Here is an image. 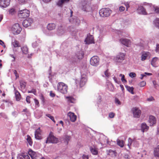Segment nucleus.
I'll use <instances>...</instances> for the list:
<instances>
[{
	"mask_svg": "<svg viewBox=\"0 0 159 159\" xmlns=\"http://www.w3.org/2000/svg\"><path fill=\"white\" fill-rule=\"evenodd\" d=\"M59 142L58 139L57 138L54 136L52 132H50L47 138V140L46 141V143H57Z\"/></svg>",
	"mask_w": 159,
	"mask_h": 159,
	"instance_id": "f257e3e1",
	"label": "nucleus"
},
{
	"mask_svg": "<svg viewBox=\"0 0 159 159\" xmlns=\"http://www.w3.org/2000/svg\"><path fill=\"white\" fill-rule=\"evenodd\" d=\"M57 89L61 93L65 94L67 92V86L63 83L60 82L57 85Z\"/></svg>",
	"mask_w": 159,
	"mask_h": 159,
	"instance_id": "f03ea898",
	"label": "nucleus"
},
{
	"mask_svg": "<svg viewBox=\"0 0 159 159\" xmlns=\"http://www.w3.org/2000/svg\"><path fill=\"white\" fill-rule=\"evenodd\" d=\"M112 11L109 8H104L101 9L99 11V14L102 17H107L110 15Z\"/></svg>",
	"mask_w": 159,
	"mask_h": 159,
	"instance_id": "7ed1b4c3",
	"label": "nucleus"
},
{
	"mask_svg": "<svg viewBox=\"0 0 159 159\" xmlns=\"http://www.w3.org/2000/svg\"><path fill=\"white\" fill-rule=\"evenodd\" d=\"M22 30V29L20 26L19 24L16 23L12 27L11 30L14 34H17L20 33Z\"/></svg>",
	"mask_w": 159,
	"mask_h": 159,
	"instance_id": "20e7f679",
	"label": "nucleus"
},
{
	"mask_svg": "<svg viewBox=\"0 0 159 159\" xmlns=\"http://www.w3.org/2000/svg\"><path fill=\"white\" fill-rule=\"evenodd\" d=\"M30 11L26 9L20 11L18 13L19 17L21 18H26L29 16Z\"/></svg>",
	"mask_w": 159,
	"mask_h": 159,
	"instance_id": "39448f33",
	"label": "nucleus"
},
{
	"mask_svg": "<svg viewBox=\"0 0 159 159\" xmlns=\"http://www.w3.org/2000/svg\"><path fill=\"white\" fill-rule=\"evenodd\" d=\"M90 62L91 65L96 66L99 64V58L96 56H94L91 58Z\"/></svg>",
	"mask_w": 159,
	"mask_h": 159,
	"instance_id": "423d86ee",
	"label": "nucleus"
},
{
	"mask_svg": "<svg viewBox=\"0 0 159 159\" xmlns=\"http://www.w3.org/2000/svg\"><path fill=\"white\" fill-rule=\"evenodd\" d=\"M125 54L120 52L116 56L115 58V61L118 63L121 62L125 59Z\"/></svg>",
	"mask_w": 159,
	"mask_h": 159,
	"instance_id": "0eeeda50",
	"label": "nucleus"
},
{
	"mask_svg": "<svg viewBox=\"0 0 159 159\" xmlns=\"http://www.w3.org/2000/svg\"><path fill=\"white\" fill-rule=\"evenodd\" d=\"M131 111L134 117L138 118L140 117L141 114V111L139 108L136 107H133Z\"/></svg>",
	"mask_w": 159,
	"mask_h": 159,
	"instance_id": "6e6552de",
	"label": "nucleus"
},
{
	"mask_svg": "<svg viewBox=\"0 0 159 159\" xmlns=\"http://www.w3.org/2000/svg\"><path fill=\"white\" fill-rule=\"evenodd\" d=\"M120 42L122 44L128 47H130L131 43V41L127 39H121L120 40Z\"/></svg>",
	"mask_w": 159,
	"mask_h": 159,
	"instance_id": "1a4fd4ad",
	"label": "nucleus"
},
{
	"mask_svg": "<svg viewBox=\"0 0 159 159\" xmlns=\"http://www.w3.org/2000/svg\"><path fill=\"white\" fill-rule=\"evenodd\" d=\"M33 21L31 18H28L27 19L25 20L22 22L23 26L25 27H27L31 25Z\"/></svg>",
	"mask_w": 159,
	"mask_h": 159,
	"instance_id": "9d476101",
	"label": "nucleus"
},
{
	"mask_svg": "<svg viewBox=\"0 0 159 159\" xmlns=\"http://www.w3.org/2000/svg\"><path fill=\"white\" fill-rule=\"evenodd\" d=\"M10 2V0H0V7L6 8L9 5Z\"/></svg>",
	"mask_w": 159,
	"mask_h": 159,
	"instance_id": "9b49d317",
	"label": "nucleus"
},
{
	"mask_svg": "<svg viewBox=\"0 0 159 159\" xmlns=\"http://www.w3.org/2000/svg\"><path fill=\"white\" fill-rule=\"evenodd\" d=\"M35 138L37 139H41L42 138L41 134V130L40 128L37 129L35 132Z\"/></svg>",
	"mask_w": 159,
	"mask_h": 159,
	"instance_id": "f8f14e48",
	"label": "nucleus"
},
{
	"mask_svg": "<svg viewBox=\"0 0 159 159\" xmlns=\"http://www.w3.org/2000/svg\"><path fill=\"white\" fill-rule=\"evenodd\" d=\"M150 57V54L148 52H143L142 53L141 60L142 61L145 60L147 57L149 58Z\"/></svg>",
	"mask_w": 159,
	"mask_h": 159,
	"instance_id": "ddd939ff",
	"label": "nucleus"
},
{
	"mask_svg": "<svg viewBox=\"0 0 159 159\" xmlns=\"http://www.w3.org/2000/svg\"><path fill=\"white\" fill-rule=\"evenodd\" d=\"M85 42L87 44H89L94 43L93 37L92 35H88L85 39Z\"/></svg>",
	"mask_w": 159,
	"mask_h": 159,
	"instance_id": "4468645a",
	"label": "nucleus"
},
{
	"mask_svg": "<svg viewBox=\"0 0 159 159\" xmlns=\"http://www.w3.org/2000/svg\"><path fill=\"white\" fill-rule=\"evenodd\" d=\"M69 0H58L57 2V5L60 7H62L63 5L68 2Z\"/></svg>",
	"mask_w": 159,
	"mask_h": 159,
	"instance_id": "2eb2a0df",
	"label": "nucleus"
},
{
	"mask_svg": "<svg viewBox=\"0 0 159 159\" xmlns=\"http://www.w3.org/2000/svg\"><path fill=\"white\" fill-rule=\"evenodd\" d=\"M138 13L140 14L146 15L148 14L145 9L142 6L139 7L137 9Z\"/></svg>",
	"mask_w": 159,
	"mask_h": 159,
	"instance_id": "dca6fc26",
	"label": "nucleus"
},
{
	"mask_svg": "<svg viewBox=\"0 0 159 159\" xmlns=\"http://www.w3.org/2000/svg\"><path fill=\"white\" fill-rule=\"evenodd\" d=\"M70 118V120L72 122H75L76 119V116L73 113L69 112L67 114Z\"/></svg>",
	"mask_w": 159,
	"mask_h": 159,
	"instance_id": "f3484780",
	"label": "nucleus"
},
{
	"mask_svg": "<svg viewBox=\"0 0 159 159\" xmlns=\"http://www.w3.org/2000/svg\"><path fill=\"white\" fill-rule=\"evenodd\" d=\"M81 8L82 10L86 12L90 11L91 9V7L87 3L83 4Z\"/></svg>",
	"mask_w": 159,
	"mask_h": 159,
	"instance_id": "a211bd4d",
	"label": "nucleus"
},
{
	"mask_svg": "<svg viewBox=\"0 0 159 159\" xmlns=\"http://www.w3.org/2000/svg\"><path fill=\"white\" fill-rule=\"evenodd\" d=\"M148 121L150 123V126H153L155 124L156 122L155 118L152 116H150Z\"/></svg>",
	"mask_w": 159,
	"mask_h": 159,
	"instance_id": "6ab92c4d",
	"label": "nucleus"
},
{
	"mask_svg": "<svg viewBox=\"0 0 159 159\" xmlns=\"http://www.w3.org/2000/svg\"><path fill=\"white\" fill-rule=\"evenodd\" d=\"M65 30L62 26H60L59 27L57 31V34L59 35H61L63 34L65 32Z\"/></svg>",
	"mask_w": 159,
	"mask_h": 159,
	"instance_id": "aec40b11",
	"label": "nucleus"
},
{
	"mask_svg": "<svg viewBox=\"0 0 159 159\" xmlns=\"http://www.w3.org/2000/svg\"><path fill=\"white\" fill-rule=\"evenodd\" d=\"M141 130L143 132L147 131L149 127L145 123H143L141 125Z\"/></svg>",
	"mask_w": 159,
	"mask_h": 159,
	"instance_id": "412c9836",
	"label": "nucleus"
},
{
	"mask_svg": "<svg viewBox=\"0 0 159 159\" xmlns=\"http://www.w3.org/2000/svg\"><path fill=\"white\" fill-rule=\"evenodd\" d=\"M87 81V79L86 76L82 77L81 78L80 82V84L81 86H83L86 83Z\"/></svg>",
	"mask_w": 159,
	"mask_h": 159,
	"instance_id": "4be33fe9",
	"label": "nucleus"
},
{
	"mask_svg": "<svg viewBox=\"0 0 159 159\" xmlns=\"http://www.w3.org/2000/svg\"><path fill=\"white\" fill-rule=\"evenodd\" d=\"M17 158L18 159H30V157L27 154H22L19 155Z\"/></svg>",
	"mask_w": 159,
	"mask_h": 159,
	"instance_id": "5701e85b",
	"label": "nucleus"
},
{
	"mask_svg": "<svg viewBox=\"0 0 159 159\" xmlns=\"http://www.w3.org/2000/svg\"><path fill=\"white\" fill-rule=\"evenodd\" d=\"M56 27L55 24L54 23H50L48 24L47 26V28L48 30H54Z\"/></svg>",
	"mask_w": 159,
	"mask_h": 159,
	"instance_id": "b1692460",
	"label": "nucleus"
},
{
	"mask_svg": "<svg viewBox=\"0 0 159 159\" xmlns=\"http://www.w3.org/2000/svg\"><path fill=\"white\" fill-rule=\"evenodd\" d=\"M28 154L30 156L32 159H36V153L31 150H30L28 151Z\"/></svg>",
	"mask_w": 159,
	"mask_h": 159,
	"instance_id": "393cba45",
	"label": "nucleus"
},
{
	"mask_svg": "<svg viewBox=\"0 0 159 159\" xmlns=\"http://www.w3.org/2000/svg\"><path fill=\"white\" fill-rule=\"evenodd\" d=\"M154 155L156 157H159V146L155 148L154 151Z\"/></svg>",
	"mask_w": 159,
	"mask_h": 159,
	"instance_id": "a878e982",
	"label": "nucleus"
},
{
	"mask_svg": "<svg viewBox=\"0 0 159 159\" xmlns=\"http://www.w3.org/2000/svg\"><path fill=\"white\" fill-rule=\"evenodd\" d=\"M158 60V59L157 57H154L153 58L151 61V64L154 67L157 66L156 65V62Z\"/></svg>",
	"mask_w": 159,
	"mask_h": 159,
	"instance_id": "bb28decb",
	"label": "nucleus"
},
{
	"mask_svg": "<svg viewBox=\"0 0 159 159\" xmlns=\"http://www.w3.org/2000/svg\"><path fill=\"white\" fill-rule=\"evenodd\" d=\"M155 7L154 5H152L151 4H148L147 6V8L148 9V11H149L148 14L153 13L154 12H152V7Z\"/></svg>",
	"mask_w": 159,
	"mask_h": 159,
	"instance_id": "cd10ccee",
	"label": "nucleus"
},
{
	"mask_svg": "<svg viewBox=\"0 0 159 159\" xmlns=\"http://www.w3.org/2000/svg\"><path fill=\"white\" fill-rule=\"evenodd\" d=\"M21 49L23 54H27L28 53V48L27 46H23L21 48Z\"/></svg>",
	"mask_w": 159,
	"mask_h": 159,
	"instance_id": "c85d7f7f",
	"label": "nucleus"
},
{
	"mask_svg": "<svg viewBox=\"0 0 159 159\" xmlns=\"http://www.w3.org/2000/svg\"><path fill=\"white\" fill-rule=\"evenodd\" d=\"M12 44L15 48L20 46L19 42L16 40H14L13 42H12Z\"/></svg>",
	"mask_w": 159,
	"mask_h": 159,
	"instance_id": "c756f323",
	"label": "nucleus"
},
{
	"mask_svg": "<svg viewBox=\"0 0 159 159\" xmlns=\"http://www.w3.org/2000/svg\"><path fill=\"white\" fill-rule=\"evenodd\" d=\"M20 83L21 89H24L26 86V83L25 82L21 80L20 81Z\"/></svg>",
	"mask_w": 159,
	"mask_h": 159,
	"instance_id": "7c9ffc66",
	"label": "nucleus"
},
{
	"mask_svg": "<svg viewBox=\"0 0 159 159\" xmlns=\"http://www.w3.org/2000/svg\"><path fill=\"white\" fill-rule=\"evenodd\" d=\"M125 87L127 90L129 92H130L132 94H134V93L133 92L134 88L132 87H130L127 85L125 86Z\"/></svg>",
	"mask_w": 159,
	"mask_h": 159,
	"instance_id": "2f4dec72",
	"label": "nucleus"
},
{
	"mask_svg": "<svg viewBox=\"0 0 159 159\" xmlns=\"http://www.w3.org/2000/svg\"><path fill=\"white\" fill-rule=\"evenodd\" d=\"M90 150L92 153L95 155H97L98 153L97 150L95 148H94L92 147L90 148Z\"/></svg>",
	"mask_w": 159,
	"mask_h": 159,
	"instance_id": "473e14b6",
	"label": "nucleus"
},
{
	"mask_svg": "<svg viewBox=\"0 0 159 159\" xmlns=\"http://www.w3.org/2000/svg\"><path fill=\"white\" fill-rule=\"evenodd\" d=\"M117 144L121 147L122 148L124 146V142L123 140H120L118 139L117 140Z\"/></svg>",
	"mask_w": 159,
	"mask_h": 159,
	"instance_id": "72a5a7b5",
	"label": "nucleus"
},
{
	"mask_svg": "<svg viewBox=\"0 0 159 159\" xmlns=\"http://www.w3.org/2000/svg\"><path fill=\"white\" fill-rule=\"evenodd\" d=\"M108 88V89L111 91H113L114 89V87L112 84L109 83L107 84Z\"/></svg>",
	"mask_w": 159,
	"mask_h": 159,
	"instance_id": "f704fd0d",
	"label": "nucleus"
},
{
	"mask_svg": "<svg viewBox=\"0 0 159 159\" xmlns=\"http://www.w3.org/2000/svg\"><path fill=\"white\" fill-rule=\"evenodd\" d=\"M119 76L121 77V80L123 83H126L127 82L126 80L125 79V75H124L120 74Z\"/></svg>",
	"mask_w": 159,
	"mask_h": 159,
	"instance_id": "c9c22d12",
	"label": "nucleus"
},
{
	"mask_svg": "<svg viewBox=\"0 0 159 159\" xmlns=\"http://www.w3.org/2000/svg\"><path fill=\"white\" fill-rule=\"evenodd\" d=\"M152 12H155L157 13H159V7H153Z\"/></svg>",
	"mask_w": 159,
	"mask_h": 159,
	"instance_id": "e433bc0d",
	"label": "nucleus"
},
{
	"mask_svg": "<svg viewBox=\"0 0 159 159\" xmlns=\"http://www.w3.org/2000/svg\"><path fill=\"white\" fill-rule=\"evenodd\" d=\"M16 99H19L20 98V93L17 91L15 93Z\"/></svg>",
	"mask_w": 159,
	"mask_h": 159,
	"instance_id": "4c0bfd02",
	"label": "nucleus"
},
{
	"mask_svg": "<svg viewBox=\"0 0 159 159\" xmlns=\"http://www.w3.org/2000/svg\"><path fill=\"white\" fill-rule=\"evenodd\" d=\"M104 75H105V77L107 78H108L110 76V74L108 70V69L106 70L104 72Z\"/></svg>",
	"mask_w": 159,
	"mask_h": 159,
	"instance_id": "58836bf2",
	"label": "nucleus"
},
{
	"mask_svg": "<svg viewBox=\"0 0 159 159\" xmlns=\"http://www.w3.org/2000/svg\"><path fill=\"white\" fill-rule=\"evenodd\" d=\"M27 139V142L31 146L32 144V142L30 137L29 136H28V138Z\"/></svg>",
	"mask_w": 159,
	"mask_h": 159,
	"instance_id": "ea45409f",
	"label": "nucleus"
},
{
	"mask_svg": "<svg viewBox=\"0 0 159 159\" xmlns=\"http://www.w3.org/2000/svg\"><path fill=\"white\" fill-rule=\"evenodd\" d=\"M46 116L50 118L54 123H55V121L54 120V118L52 116H51L50 114H46Z\"/></svg>",
	"mask_w": 159,
	"mask_h": 159,
	"instance_id": "a19ab883",
	"label": "nucleus"
},
{
	"mask_svg": "<svg viewBox=\"0 0 159 159\" xmlns=\"http://www.w3.org/2000/svg\"><path fill=\"white\" fill-rule=\"evenodd\" d=\"M10 14L11 15H13L15 13V11L14 8H11L9 10Z\"/></svg>",
	"mask_w": 159,
	"mask_h": 159,
	"instance_id": "79ce46f5",
	"label": "nucleus"
},
{
	"mask_svg": "<svg viewBox=\"0 0 159 159\" xmlns=\"http://www.w3.org/2000/svg\"><path fill=\"white\" fill-rule=\"evenodd\" d=\"M128 146H129V148H130V147L133 142V140L130 138H129L128 139Z\"/></svg>",
	"mask_w": 159,
	"mask_h": 159,
	"instance_id": "37998d69",
	"label": "nucleus"
},
{
	"mask_svg": "<svg viewBox=\"0 0 159 159\" xmlns=\"http://www.w3.org/2000/svg\"><path fill=\"white\" fill-rule=\"evenodd\" d=\"M3 102H5L8 106H10L12 104L11 101L9 100H3Z\"/></svg>",
	"mask_w": 159,
	"mask_h": 159,
	"instance_id": "c03bdc74",
	"label": "nucleus"
},
{
	"mask_svg": "<svg viewBox=\"0 0 159 159\" xmlns=\"http://www.w3.org/2000/svg\"><path fill=\"white\" fill-rule=\"evenodd\" d=\"M28 0H18V3L20 4H24L26 3Z\"/></svg>",
	"mask_w": 159,
	"mask_h": 159,
	"instance_id": "a18cd8bd",
	"label": "nucleus"
},
{
	"mask_svg": "<svg viewBox=\"0 0 159 159\" xmlns=\"http://www.w3.org/2000/svg\"><path fill=\"white\" fill-rule=\"evenodd\" d=\"M129 76L130 77L133 78L135 77H136V74L134 72H130L129 74Z\"/></svg>",
	"mask_w": 159,
	"mask_h": 159,
	"instance_id": "49530a36",
	"label": "nucleus"
},
{
	"mask_svg": "<svg viewBox=\"0 0 159 159\" xmlns=\"http://www.w3.org/2000/svg\"><path fill=\"white\" fill-rule=\"evenodd\" d=\"M155 24L156 26L159 28V18L155 20Z\"/></svg>",
	"mask_w": 159,
	"mask_h": 159,
	"instance_id": "de8ad7c7",
	"label": "nucleus"
},
{
	"mask_svg": "<svg viewBox=\"0 0 159 159\" xmlns=\"http://www.w3.org/2000/svg\"><path fill=\"white\" fill-rule=\"evenodd\" d=\"M146 84V82L145 81H143L139 83V85L140 87H143Z\"/></svg>",
	"mask_w": 159,
	"mask_h": 159,
	"instance_id": "09e8293b",
	"label": "nucleus"
},
{
	"mask_svg": "<svg viewBox=\"0 0 159 159\" xmlns=\"http://www.w3.org/2000/svg\"><path fill=\"white\" fill-rule=\"evenodd\" d=\"M115 151H113L111 149H110L108 151V154L110 155H112L113 154L115 155Z\"/></svg>",
	"mask_w": 159,
	"mask_h": 159,
	"instance_id": "8fccbe9b",
	"label": "nucleus"
},
{
	"mask_svg": "<svg viewBox=\"0 0 159 159\" xmlns=\"http://www.w3.org/2000/svg\"><path fill=\"white\" fill-rule=\"evenodd\" d=\"M28 93H32L34 94V95H36V91L35 89H32L31 90L28 91Z\"/></svg>",
	"mask_w": 159,
	"mask_h": 159,
	"instance_id": "3c124183",
	"label": "nucleus"
},
{
	"mask_svg": "<svg viewBox=\"0 0 159 159\" xmlns=\"http://www.w3.org/2000/svg\"><path fill=\"white\" fill-rule=\"evenodd\" d=\"M115 115V114L114 113L110 112L109 113V117L111 118H112L114 117Z\"/></svg>",
	"mask_w": 159,
	"mask_h": 159,
	"instance_id": "603ef678",
	"label": "nucleus"
},
{
	"mask_svg": "<svg viewBox=\"0 0 159 159\" xmlns=\"http://www.w3.org/2000/svg\"><path fill=\"white\" fill-rule=\"evenodd\" d=\"M115 102L117 105H119L121 104V102L119 100H115Z\"/></svg>",
	"mask_w": 159,
	"mask_h": 159,
	"instance_id": "864d4df0",
	"label": "nucleus"
},
{
	"mask_svg": "<svg viewBox=\"0 0 159 159\" xmlns=\"http://www.w3.org/2000/svg\"><path fill=\"white\" fill-rule=\"evenodd\" d=\"M32 45L33 47L36 48L38 45V44L36 41L35 42L33 43Z\"/></svg>",
	"mask_w": 159,
	"mask_h": 159,
	"instance_id": "5fc2aeb1",
	"label": "nucleus"
},
{
	"mask_svg": "<svg viewBox=\"0 0 159 159\" xmlns=\"http://www.w3.org/2000/svg\"><path fill=\"white\" fill-rule=\"evenodd\" d=\"M125 9V8L124 7H123L122 6H121L119 7V11H123Z\"/></svg>",
	"mask_w": 159,
	"mask_h": 159,
	"instance_id": "6e6d98bb",
	"label": "nucleus"
},
{
	"mask_svg": "<svg viewBox=\"0 0 159 159\" xmlns=\"http://www.w3.org/2000/svg\"><path fill=\"white\" fill-rule=\"evenodd\" d=\"M50 95L52 97H53L55 96V94L52 91H51L50 92Z\"/></svg>",
	"mask_w": 159,
	"mask_h": 159,
	"instance_id": "4d7b16f0",
	"label": "nucleus"
},
{
	"mask_svg": "<svg viewBox=\"0 0 159 159\" xmlns=\"http://www.w3.org/2000/svg\"><path fill=\"white\" fill-rule=\"evenodd\" d=\"M156 51L157 52L159 53V45L157 44L156 46Z\"/></svg>",
	"mask_w": 159,
	"mask_h": 159,
	"instance_id": "13d9d810",
	"label": "nucleus"
},
{
	"mask_svg": "<svg viewBox=\"0 0 159 159\" xmlns=\"http://www.w3.org/2000/svg\"><path fill=\"white\" fill-rule=\"evenodd\" d=\"M10 56L12 57V58H13V59H12V61H14L15 60V56H14V55H13V54H10Z\"/></svg>",
	"mask_w": 159,
	"mask_h": 159,
	"instance_id": "bf43d9fd",
	"label": "nucleus"
},
{
	"mask_svg": "<svg viewBox=\"0 0 159 159\" xmlns=\"http://www.w3.org/2000/svg\"><path fill=\"white\" fill-rule=\"evenodd\" d=\"M0 44L4 48H5V45L4 43L1 40H0Z\"/></svg>",
	"mask_w": 159,
	"mask_h": 159,
	"instance_id": "052dcab7",
	"label": "nucleus"
},
{
	"mask_svg": "<svg viewBox=\"0 0 159 159\" xmlns=\"http://www.w3.org/2000/svg\"><path fill=\"white\" fill-rule=\"evenodd\" d=\"M12 115L14 116H16L18 114V113L17 112L14 111L12 112Z\"/></svg>",
	"mask_w": 159,
	"mask_h": 159,
	"instance_id": "680f3d73",
	"label": "nucleus"
},
{
	"mask_svg": "<svg viewBox=\"0 0 159 159\" xmlns=\"http://www.w3.org/2000/svg\"><path fill=\"white\" fill-rule=\"evenodd\" d=\"M113 78L116 83H119V81L118 80L117 78H116V77H113Z\"/></svg>",
	"mask_w": 159,
	"mask_h": 159,
	"instance_id": "e2e57ef3",
	"label": "nucleus"
},
{
	"mask_svg": "<svg viewBox=\"0 0 159 159\" xmlns=\"http://www.w3.org/2000/svg\"><path fill=\"white\" fill-rule=\"evenodd\" d=\"M13 51L14 54L16 53L17 52V48H14L13 49Z\"/></svg>",
	"mask_w": 159,
	"mask_h": 159,
	"instance_id": "0e129e2a",
	"label": "nucleus"
},
{
	"mask_svg": "<svg viewBox=\"0 0 159 159\" xmlns=\"http://www.w3.org/2000/svg\"><path fill=\"white\" fill-rule=\"evenodd\" d=\"M83 159H88V156L86 155H83Z\"/></svg>",
	"mask_w": 159,
	"mask_h": 159,
	"instance_id": "69168bd1",
	"label": "nucleus"
},
{
	"mask_svg": "<svg viewBox=\"0 0 159 159\" xmlns=\"http://www.w3.org/2000/svg\"><path fill=\"white\" fill-rule=\"evenodd\" d=\"M34 102L36 105L39 106V102H38V100H34Z\"/></svg>",
	"mask_w": 159,
	"mask_h": 159,
	"instance_id": "338daca9",
	"label": "nucleus"
},
{
	"mask_svg": "<svg viewBox=\"0 0 159 159\" xmlns=\"http://www.w3.org/2000/svg\"><path fill=\"white\" fill-rule=\"evenodd\" d=\"M125 6H126V10H127L128 8L129 7V4L128 3H126L125 4Z\"/></svg>",
	"mask_w": 159,
	"mask_h": 159,
	"instance_id": "774afa93",
	"label": "nucleus"
}]
</instances>
